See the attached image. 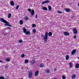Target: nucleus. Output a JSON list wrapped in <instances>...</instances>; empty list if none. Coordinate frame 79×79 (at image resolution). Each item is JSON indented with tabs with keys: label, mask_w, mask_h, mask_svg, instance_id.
Returning <instances> with one entry per match:
<instances>
[{
	"label": "nucleus",
	"mask_w": 79,
	"mask_h": 79,
	"mask_svg": "<svg viewBox=\"0 0 79 79\" xmlns=\"http://www.w3.org/2000/svg\"><path fill=\"white\" fill-rule=\"evenodd\" d=\"M1 22L4 23H5L6 24H4L5 26H9L10 27H11V25H9L10 23L7 22L5 20L3 19H1Z\"/></svg>",
	"instance_id": "1"
},
{
	"label": "nucleus",
	"mask_w": 79,
	"mask_h": 79,
	"mask_svg": "<svg viewBox=\"0 0 79 79\" xmlns=\"http://www.w3.org/2000/svg\"><path fill=\"white\" fill-rule=\"evenodd\" d=\"M43 39L44 40L45 42H47L48 39V32H46L45 33V35L43 36Z\"/></svg>",
	"instance_id": "2"
},
{
	"label": "nucleus",
	"mask_w": 79,
	"mask_h": 79,
	"mask_svg": "<svg viewBox=\"0 0 79 79\" xmlns=\"http://www.w3.org/2000/svg\"><path fill=\"white\" fill-rule=\"evenodd\" d=\"M32 76V72L31 71H28V77L31 79Z\"/></svg>",
	"instance_id": "3"
},
{
	"label": "nucleus",
	"mask_w": 79,
	"mask_h": 79,
	"mask_svg": "<svg viewBox=\"0 0 79 79\" xmlns=\"http://www.w3.org/2000/svg\"><path fill=\"white\" fill-rule=\"evenodd\" d=\"M73 33L75 35H76L77 33V29L76 28H74L73 30Z\"/></svg>",
	"instance_id": "4"
},
{
	"label": "nucleus",
	"mask_w": 79,
	"mask_h": 79,
	"mask_svg": "<svg viewBox=\"0 0 79 79\" xmlns=\"http://www.w3.org/2000/svg\"><path fill=\"white\" fill-rule=\"evenodd\" d=\"M35 63V59H33L30 63V65H32L34 64Z\"/></svg>",
	"instance_id": "5"
},
{
	"label": "nucleus",
	"mask_w": 79,
	"mask_h": 79,
	"mask_svg": "<svg viewBox=\"0 0 79 79\" xmlns=\"http://www.w3.org/2000/svg\"><path fill=\"white\" fill-rule=\"evenodd\" d=\"M49 2H50V1L47 0L44 2H42V4H44V3H49Z\"/></svg>",
	"instance_id": "6"
},
{
	"label": "nucleus",
	"mask_w": 79,
	"mask_h": 79,
	"mask_svg": "<svg viewBox=\"0 0 79 79\" xmlns=\"http://www.w3.org/2000/svg\"><path fill=\"white\" fill-rule=\"evenodd\" d=\"M76 52V49H73L71 55H74Z\"/></svg>",
	"instance_id": "7"
},
{
	"label": "nucleus",
	"mask_w": 79,
	"mask_h": 79,
	"mask_svg": "<svg viewBox=\"0 0 79 79\" xmlns=\"http://www.w3.org/2000/svg\"><path fill=\"white\" fill-rule=\"evenodd\" d=\"M64 35H65L66 36L69 35V33L67 32H64Z\"/></svg>",
	"instance_id": "8"
},
{
	"label": "nucleus",
	"mask_w": 79,
	"mask_h": 79,
	"mask_svg": "<svg viewBox=\"0 0 79 79\" xmlns=\"http://www.w3.org/2000/svg\"><path fill=\"white\" fill-rule=\"evenodd\" d=\"M23 32L24 33H25V34H26V32H27V29H26L25 28L23 27Z\"/></svg>",
	"instance_id": "9"
},
{
	"label": "nucleus",
	"mask_w": 79,
	"mask_h": 79,
	"mask_svg": "<svg viewBox=\"0 0 79 79\" xmlns=\"http://www.w3.org/2000/svg\"><path fill=\"white\" fill-rule=\"evenodd\" d=\"M34 10H31V16H34Z\"/></svg>",
	"instance_id": "10"
},
{
	"label": "nucleus",
	"mask_w": 79,
	"mask_h": 79,
	"mask_svg": "<svg viewBox=\"0 0 79 79\" xmlns=\"http://www.w3.org/2000/svg\"><path fill=\"white\" fill-rule=\"evenodd\" d=\"M44 64H41L40 65V68H44Z\"/></svg>",
	"instance_id": "11"
},
{
	"label": "nucleus",
	"mask_w": 79,
	"mask_h": 79,
	"mask_svg": "<svg viewBox=\"0 0 79 79\" xmlns=\"http://www.w3.org/2000/svg\"><path fill=\"white\" fill-rule=\"evenodd\" d=\"M72 79H75L76 78V75L75 74H73L72 75Z\"/></svg>",
	"instance_id": "12"
},
{
	"label": "nucleus",
	"mask_w": 79,
	"mask_h": 79,
	"mask_svg": "<svg viewBox=\"0 0 79 79\" xmlns=\"http://www.w3.org/2000/svg\"><path fill=\"white\" fill-rule=\"evenodd\" d=\"M38 74H39V71L37 70L35 72V76H37V75H38Z\"/></svg>",
	"instance_id": "13"
},
{
	"label": "nucleus",
	"mask_w": 79,
	"mask_h": 79,
	"mask_svg": "<svg viewBox=\"0 0 79 79\" xmlns=\"http://www.w3.org/2000/svg\"><path fill=\"white\" fill-rule=\"evenodd\" d=\"M10 5H11L12 6H14V5H15V4H14V2H13V1H11L10 2Z\"/></svg>",
	"instance_id": "14"
},
{
	"label": "nucleus",
	"mask_w": 79,
	"mask_h": 79,
	"mask_svg": "<svg viewBox=\"0 0 79 79\" xmlns=\"http://www.w3.org/2000/svg\"><path fill=\"white\" fill-rule=\"evenodd\" d=\"M24 19L26 20V21H28V20H29V18H28L27 16H25Z\"/></svg>",
	"instance_id": "15"
},
{
	"label": "nucleus",
	"mask_w": 79,
	"mask_h": 79,
	"mask_svg": "<svg viewBox=\"0 0 79 79\" xmlns=\"http://www.w3.org/2000/svg\"><path fill=\"white\" fill-rule=\"evenodd\" d=\"M75 68L77 69L79 68V64L78 63H77V64H76V65H75Z\"/></svg>",
	"instance_id": "16"
},
{
	"label": "nucleus",
	"mask_w": 79,
	"mask_h": 79,
	"mask_svg": "<svg viewBox=\"0 0 79 79\" xmlns=\"http://www.w3.org/2000/svg\"><path fill=\"white\" fill-rule=\"evenodd\" d=\"M26 35H30L31 34V33H30V31H27L25 33Z\"/></svg>",
	"instance_id": "17"
},
{
	"label": "nucleus",
	"mask_w": 79,
	"mask_h": 79,
	"mask_svg": "<svg viewBox=\"0 0 79 79\" xmlns=\"http://www.w3.org/2000/svg\"><path fill=\"white\" fill-rule=\"evenodd\" d=\"M69 65L70 68H72V67H73V63L72 62H69Z\"/></svg>",
	"instance_id": "18"
},
{
	"label": "nucleus",
	"mask_w": 79,
	"mask_h": 79,
	"mask_svg": "<svg viewBox=\"0 0 79 79\" xmlns=\"http://www.w3.org/2000/svg\"><path fill=\"white\" fill-rule=\"evenodd\" d=\"M42 10H47V8L45 7H43L42 8Z\"/></svg>",
	"instance_id": "19"
},
{
	"label": "nucleus",
	"mask_w": 79,
	"mask_h": 79,
	"mask_svg": "<svg viewBox=\"0 0 79 79\" xmlns=\"http://www.w3.org/2000/svg\"><path fill=\"white\" fill-rule=\"evenodd\" d=\"M69 56H68V55H66V60H69Z\"/></svg>",
	"instance_id": "20"
},
{
	"label": "nucleus",
	"mask_w": 79,
	"mask_h": 79,
	"mask_svg": "<svg viewBox=\"0 0 79 79\" xmlns=\"http://www.w3.org/2000/svg\"><path fill=\"white\" fill-rule=\"evenodd\" d=\"M48 35L49 36H52V32H49V33L48 34Z\"/></svg>",
	"instance_id": "21"
},
{
	"label": "nucleus",
	"mask_w": 79,
	"mask_h": 79,
	"mask_svg": "<svg viewBox=\"0 0 79 79\" xmlns=\"http://www.w3.org/2000/svg\"><path fill=\"white\" fill-rule=\"evenodd\" d=\"M6 61H10V58H6Z\"/></svg>",
	"instance_id": "22"
},
{
	"label": "nucleus",
	"mask_w": 79,
	"mask_h": 79,
	"mask_svg": "<svg viewBox=\"0 0 79 79\" xmlns=\"http://www.w3.org/2000/svg\"><path fill=\"white\" fill-rule=\"evenodd\" d=\"M11 16V13H9L8 15V18H10Z\"/></svg>",
	"instance_id": "23"
},
{
	"label": "nucleus",
	"mask_w": 79,
	"mask_h": 79,
	"mask_svg": "<svg viewBox=\"0 0 79 79\" xmlns=\"http://www.w3.org/2000/svg\"><path fill=\"white\" fill-rule=\"evenodd\" d=\"M65 10L66 11V12H69L70 11V10H69V9L68 8H67L65 9Z\"/></svg>",
	"instance_id": "24"
},
{
	"label": "nucleus",
	"mask_w": 79,
	"mask_h": 79,
	"mask_svg": "<svg viewBox=\"0 0 79 79\" xmlns=\"http://www.w3.org/2000/svg\"><path fill=\"white\" fill-rule=\"evenodd\" d=\"M19 23L20 24L22 25L23 24V20H20L19 21Z\"/></svg>",
	"instance_id": "25"
},
{
	"label": "nucleus",
	"mask_w": 79,
	"mask_h": 79,
	"mask_svg": "<svg viewBox=\"0 0 79 79\" xmlns=\"http://www.w3.org/2000/svg\"><path fill=\"white\" fill-rule=\"evenodd\" d=\"M48 10H52V7H51V6H48Z\"/></svg>",
	"instance_id": "26"
},
{
	"label": "nucleus",
	"mask_w": 79,
	"mask_h": 79,
	"mask_svg": "<svg viewBox=\"0 0 79 79\" xmlns=\"http://www.w3.org/2000/svg\"><path fill=\"white\" fill-rule=\"evenodd\" d=\"M32 31L34 33H35V32H36V30H35V29H33Z\"/></svg>",
	"instance_id": "27"
},
{
	"label": "nucleus",
	"mask_w": 79,
	"mask_h": 79,
	"mask_svg": "<svg viewBox=\"0 0 79 79\" xmlns=\"http://www.w3.org/2000/svg\"><path fill=\"white\" fill-rule=\"evenodd\" d=\"M28 62H29V60H25V63H27Z\"/></svg>",
	"instance_id": "28"
},
{
	"label": "nucleus",
	"mask_w": 79,
	"mask_h": 79,
	"mask_svg": "<svg viewBox=\"0 0 79 79\" xmlns=\"http://www.w3.org/2000/svg\"><path fill=\"white\" fill-rule=\"evenodd\" d=\"M24 56H25V55H24V54H23L22 55L21 57H22V58H24Z\"/></svg>",
	"instance_id": "29"
},
{
	"label": "nucleus",
	"mask_w": 79,
	"mask_h": 79,
	"mask_svg": "<svg viewBox=\"0 0 79 79\" xmlns=\"http://www.w3.org/2000/svg\"><path fill=\"white\" fill-rule=\"evenodd\" d=\"M19 43H21V42H23V40H19Z\"/></svg>",
	"instance_id": "30"
},
{
	"label": "nucleus",
	"mask_w": 79,
	"mask_h": 79,
	"mask_svg": "<svg viewBox=\"0 0 79 79\" xmlns=\"http://www.w3.org/2000/svg\"><path fill=\"white\" fill-rule=\"evenodd\" d=\"M36 26V25L35 24H34L32 25V27H35Z\"/></svg>",
	"instance_id": "31"
},
{
	"label": "nucleus",
	"mask_w": 79,
	"mask_h": 79,
	"mask_svg": "<svg viewBox=\"0 0 79 79\" xmlns=\"http://www.w3.org/2000/svg\"><path fill=\"white\" fill-rule=\"evenodd\" d=\"M49 71H50L49 70L47 69L46 70V73H49Z\"/></svg>",
	"instance_id": "32"
},
{
	"label": "nucleus",
	"mask_w": 79,
	"mask_h": 79,
	"mask_svg": "<svg viewBox=\"0 0 79 79\" xmlns=\"http://www.w3.org/2000/svg\"><path fill=\"white\" fill-rule=\"evenodd\" d=\"M4 77H0V79H4Z\"/></svg>",
	"instance_id": "33"
},
{
	"label": "nucleus",
	"mask_w": 79,
	"mask_h": 79,
	"mask_svg": "<svg viewBox=\"0 0 79 79\" xmlns=\"http://www.w3.org/2000/svg\"><path fill=\"white\" fill-rule=\"evenodd\" d=\"M19 8V6L17 5V6L16 7V10H18V8Z\"/></svg>",
	"instance_id": "34"
},
{
	"label": "nucleus",
	"mask_w": 79,
	"mask_h": 79,
	"mask_svg": "<svg viewBox=\"0 0 79 79\" xmlns=\"http://www.w3.org/2000/svg\"><path fill=\"white\" fill-rule=\"evenodd\" d=\"M62 79H66V77H64V76H62Z\"/></svg>",
	"instance_id": "35"
},
{
	"label": "nucleus",
	"mask_w": 79,
	"mask_h": 79,
	"mask_svg": "<svg viewBox=\"0 0 79 79\" xmlns=\"http://www.w3.org/2000/svg\"><path fill=\"white\" fill-rule=\"evenodd\" d=\"M28 10L30 12H31V9L29 8L28 9Z\"/></svg>",
	"instance_id": "36"
},
{
	"label": "nucleus",
	"mask_w": 79,
	"mask_h": 79,
	"mask_svg": "<svg viewBox=\"0 0 79 79\" xmlns=\"http://www.w3.org/2000/svg\"><path fill=\"white\" fill-rule=\"evenodd\" d=\"M57 13H59V14H61V13H62L61 11H58Z\"/></svg>",
	"instance_id": "37"
},
{
	"label": "nucleus",
	"mask_w": 79,
	"mask_h": 79,
	"mask_svg": "<svg viewBox=\"0 0 79 79\" xmlns=\"http://www.w3.org/2000/svg\"><path fill=\"white\" fill-rule=\"evenodd\" d=\"M8 67H9V66L6 65L5 66V68H8Z\"/></svg>",
	"instance_id": "38"
},
{
	"label": "nucleus",
	"mask_w": 79,
	"mask_h": 79,
	"mask_svg": "<svg viewBox=\"0 0 79 79\" xmlns=\"http://www.w3.org/2000/svg\"><path fill=\"white\" fill-rule=\"evenodd\" d=\"M37 17H38V16H37V15H36V16L35 17V19H37Z\"/></svg>",
	"instance_id": "39"
},
{
	"label": "nucleus",
	"mask_w": 79,
	"mask_h": 79,
	"mask_svg": "<svg viewBox=\"0 0 79 79\" xmlns=\"http://www.w3.org/2000/svg\"><path fill=\"white\" fill-rule=\"evenodd\" d=\"M74 39H75L76 38V35H74L73 36Z\"/></svg>",
	"instance_id": "40"
},
{
	"label": "nucleus",
	"mask_w": 79,
	"mask_h": 79,
	"mask_svg": "<svg viewBox=\"0 0 79 79\" xmlns=\"http://www.w3.org/2000/svg\"><path fill=\"white\" fill-rule=\"evenodd\" d=\"M4 35H7V33H5V34H4Z\"/></svg>",
	"instance_id": "41"
},
{
	"label": "nucleus",
	"mask_w": 79,
	"mask_h": 79,
	"mask_svg": "<svg viewBox=\"0 0 79 79\" xmlns=\"http://www.w3.org/2000/svg\"><path fill=\"white\" fill-rule=\"evenodd\" d=\"M56 70H57L56 69H54V71H56Z\"/></svg>",
	"instance_id": "42"
},
{
	"label": "nucleus",
	"mask_w": 79,
	"mask_h": 79,
	"mask_svg": "<svg viewBox=\"0 0 79 79\" xmlns=\"http://www.w3.org/2000/svg\"><path fill=\"white\" fill-rule=\"evenodd\" d=\"M7 29H11V28H10L9 27H7Z\"/></svg>",
	"instance_id": "43"
},
{
	"label": "nucleus",
	"mask_w": 79,
	"mask_h": 79,
	"mask_svg": "<svg viewBox=\"0 0 79 79\" xmlns=\"http://www.w3.org/2000/svg\"><path fill=\"white\" fill-rule=\"evenodd\" d=\"M21 69H23V67H22L21 68Z\"/></svg>",
	"instance_id": "44"
},
{
	"label": "nucleus",
	"mask_w": 79,
	"mask_h": 79,
	"mask_svg": "<svg viewBox=\"0 0 79 79\" xmlns=\"http://www.w3.org/2000/svg\"><path fill=\"white\" fill-rule=\"evenodd\" d=\"M0 62H1V63H2V60H0Z\"/></svg>",
	"instance_id": "45"
},
{
	"label": "nucleus",
	"mask_w": 79,
	"mask_h": 79,
	"mask_svg": "<svg viewBox=\"0 0 79 79\" xmlns=\"http://www.w3.org/2000/svg\"><path fill=\"white\" fill-rule=\"evenodd\" d=\"M78 6L79 7V3H78Z\"/></svg>",
	"instance_id": "46"
},
{
	"label": "nucleus",
	"mask_w": 79,
	"mask_h": 79,
	"mask_svg": "<svg viewBox=\"0 0 79 79\" xmlns=\"http://www.w3.org/2000/svg\"><path fill=\"white\" fill-rule=\"evenodd\" d=\"M1 19H2V18H1L0 19V21H1Z\"/></svg>",
	"instance_id": "47"
},
{
	"label": "nucleus",
	"mask_w": 79,
	"mask_h": 79,
	"mask_svg": "<svg viewBox=\"0 0 79 79\" xmlns=\"http://www.w3.org/2000/svg\"><path fill=\"white\" fill-rule=\"evenodd\" d=\"M27 69H29V68H28V67H27Z\"/></svg>",
	"instance_id": "48"
},
{
	"label": "nucleus",
	"mask_w": 79,
	"mask_h": 79,
	"mask_svg": "<svg viewBox=\"0 0 79 79\" xmlns=\"http://www.w3.org/2000/svg\"><path fill=\"white\" fill-rule=\"evenodd\" d=\"M78 59L79 60V57H78Z\"/></svg>",
	"instance_id": "49"
},
{
	"label": "nucleus",
	"mask_w": 79,
	"mask_h": 79,
	"mask_svg": "<svg viewBox=\"0 0 79 79\" xmlns=\"http://www.w3.org/2000/svg\"><path fill=\"white\" fill-rule=\"evenodd\" d=\"M54 79H56V78H55Z\"/></svg>",
	"instance_id": "50"
}]
</instances>
